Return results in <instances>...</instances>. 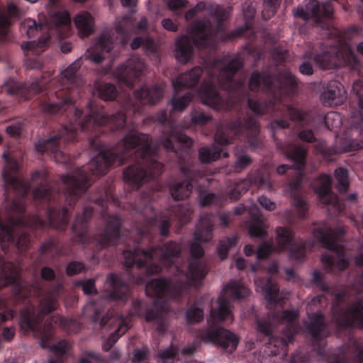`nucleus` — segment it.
Here are the masks:
<instances>
[{
	"instance_id": "7c9ffc66",
	"label": "nucleus",
	"mask_w": 363,
	"mask_h": 363,
	"mask_svg": "<svg viewBox=\"0 0 363 363\" xmlns=\"http://www.w3.org/2000/svg\"><path fill=\"white\" fill-rule=\"evenodd\" d=\"M249 235L255 239L262 241L257 250L258 259L268 257L274 249L272 236H269L265 228H247Z\"/></svg>"
},
{
	"instance_id": "cd10ccee",
	"label": "nucleus",
	"mask_w": 363,
	"mask_h": 363,
	"mask_svg": "<svg viewBox=\"0 0 363 363\" xmlns=\"http://www.w3.org/2000/svg\"><path fill=\"white\" fill-rule=\"evenodd\" d=\"M352 91L358 98L359 113L352 116L351 135H357L363 131V82L357 80L353 83Z\"/></svg>"
},
{
	"instance_id": "5701e85b",
	"label": "nucleus",
	"mask_w": 363,
	"mask_h": 363,
	"mask_svg": "<svg viewBox=\"0 0 363 363\" xmlns=\"http://www.w3.org/2000/svg\"><path fill=\"white\" fill-rule=\"evenodd\" d=\"M318 182L316 193L320 203L325 206L332 208L335 213H340L344 209V205L339 201L337 196L331 191V177L329 175L323 174L320 176Z\"/></svg>"
},
{
	"instance_id": "f3484780",
	"label": "nucleus",
	"mask_w": 363,
	"mask_h": 363,
	"mask_svg": "<svg viewBox=\"0 0 363 363\" xmlns=\"http://www.w3.org/2000/svg\"><path fill=\"white\" fill-rule=\"evenodd\" d=\"M317 353L321 357L327 356L328 363H347L350 359L362 362H363V342L351 339L348 344L337 348L332 352H328L324 348L318 347Z\"/></svg>"
},
{
	"instance_id": "a19ab883",
	"label": "nucleus",
	"mask_w": 363,
	"mask_h": 363,
	"mask_svg": "<svg viewBox=\"0 0 363 363\" xmlns=\"http://www.w3.org/2000/svg\"><path fill=\"white\" fill-rule=\"evenodd\" d=\"M115 320L116 321L117 329L104 342L102 349L104 351L110 350L120 337H121L129 328L128 318L121 317Z\"/></svg>"
},
{
	"instance_id": "e2e57ef3",
	"label": "nucleus",
	"mask_w": 363,
	"mask_h": 363,
	"mask_svg": "<svg viewBox=\"0 0 363 363\" xmlns=\"http://www.w3.org/2000/svg\"><path fill=\"white\" fill-rule=\"evenodd\" d=\"M252 160L248 155L240 154L237 155L234 163V169L236 172H240L252 164Z\"/></svg>"
},
{
	"instance_id": "a18cd8bd",
	"label": "nucleus",
	"mask_w": 363,
	"mask_h": 363,
	"mask_svg": "<svg viewBox=\"0 0 363 363\" xmlns=\"http://www.w3.org/2000/svg\"><path fill=\"white\" fill-rule=\"evenodd\" d=\"M49 38V35H46L39 38L38 42L31 41L24 43L22 44L21 48L23 50H26L28 52H30L32 55H39L45 50Z\"/></svg>"
},
{
	"instance_id": "1a4fd4ad",
	"label": "nucleus",
	"mask_w": 363,
	"mask_h": 363,
	"mask_svg": "<svg viewBox=\"0 0 363 363\" xmlns=\"http://www.w3.org/2000/svg\"><path fill=\"white\" fill-rule=\"evenodd\" d=\"M208 9L213 18V23L209 18H203L191 25L192 41L198 48L211 46L218 40L219 32L223 28V22L228 18L232 7L224 8L219 5H211Z\"/></svg>"
},
{
	"instance_id": "052dcab7",
	"label": "nucleus",
	"mask_w": 363,
	"mask_h": 363,
	"mask_svg": "<svg viewBox=\"0 0 363 363\" xmlns=\"http://www.w3.org/2000/svg\"><path fill=\"white\" fill-rule=\"evenodd\" d=\"M252 224L250 227H266V218L260 213L257 206L254 205L250 210Z\"/></svg>"
},
{
	"instance_id": "39448f33",
	"label": "nucleus",
	"mask_w": 363,
	"mask_h": 363,
	"mask_svg": "<svg viewBox=\"0 0 363 363\" xmlns=\"http://www.w3.org/2000/svg\"><path fill=\"white\" fill-rule=\"evenodd\" d=\"M355 262L358 266L357 274L350 284V290L346 289L335 293L333 289L326 284L323 276L319 272L313 273V283L321 291L334 294L331 308L333 320L340 328H363V297L348 303L349 296L353 293L351 291L354 293L363 291V253L356 257Z\"/></svg>"
},
{
	"instance_id": "9b49d317",
	"label": "nucleus",
	"mask_w": 363,
	"mask_h": 363,
	"mask_svg": "<svg viewBox=\"0 0 363 363\" xmlns=\"http://www.w3.org/2000/svg\"><path fill=\"white\" fill-rule=\"evenodd\" d=\"M313 233L322 246L328 250L322 257L323 263L330 269L335 266L340 271L345 269L349 262L344 257V248L340 244L344 228H314Z\"/></svg>"
},
{
	"instance_id": "b1692460",
	"label": "nucleus",
	"mask_w": 363,
	"mask_h": 363,
	"mask_svg": "<svg viewBox=\"0 0 363 363\" xmlns=\"http://www.w3.org/2000/svg\"><path fill=\"white\" fill-rule=\"evenodd\" d=\"M30 241V235L22 228H0V245L4 250L10 245L25 250Z\"/></svg>"
},
{
	"instance_id": "4be33fe9",
	"label": "nucleus",
	"mask_w": 363,
	"mask_h": 363,
	"mask_svg": "<svg viewBox=\"0 0 363 363\" xmlns=\"http://www.w3.org/2000/svg\"><path fill=\"white\" fill-rule=\"evenodd\" d=\"M145 69V64L143 60L134 56L128 59L125 65L117 68L116 77L118 82L130 87L143 74Z\"/></svg>"
},
{
	"instance_id": "49530a36",
	"label": "nucleus",
	"mask_w": 363,
	"mask_h": 363,
	"mask_svg": "<svg viewBox=\"0 0 363 363\" xmlns=\"http://www.w3.org/2000/svg\"><path fill=\"white\" fill-rule=\"evenodd\" d=\"M130 46L132 49L142 47L147 52L157 55V45L151 38L137 37L133 40Z\"/></svg>"
},
{
	"instance_id": "f03ea898",
	"label": "nucleus",
	"mask_w": 363,
	"mask_h": 363,
	"mask_svg": "<svg viewBox=\"0 0 363 363\" xmlns=\"http://www.w3.org/2000/svg\"><path fill=\"white\" fill-rule=\"evenodd\" d=\"M132 155L135 158V163L123 171L124 179L130 184L138 187L161 173L163 166L156 160L155 150L151 146L149 136L131 130L113 149L100 150L86 167L78 168L62 176V179L66 186L67 203L69 206L75 203L79 196L90 186L91 179L87 169L91 175H102L113 162H118L121 164Z\"/></svg>"
},
{
	"instance_id": "bb28decb",
	"label": "nucleus",
	"mask_w": 363,
	"mask_h": 363,
	"mask_svg": "<svg viewBox=\"0 0 363 363\" xmlns=\"http://www.w3.org/2000/svg\"><path fill=\"white\" fill-rule=\"evenodd\" d=\"M175 143L184 145L186 147H189L192 143L191 139L185 134L177 131L176 128L172 123H169L168 130H164L160 140V145H162L167 151L177 153Z\"/></svg>"
},
{
	"instance_id": "e433bc0d",
	"label": "nucleus",
	"mask_w": 363,
	"mask_h": 363,
	"mask_svg": "<svg viewBox=\"0 0 363 363\" xmlns=\"http://www.w3.org/2000/svg\"><path fill=\"white\" fill-rule=\"evenodd\" d=\"M18 273L14 264L0 257V289L11 284H17Z\"/></svg>"
},
{
	"instance_id": "f8f14e48",
	"label": "nucleus",
	"mask_w": 363,
	"mask_h": 363,
	"mask_svg": "<svg viewBox=\"0 0 363 363\" xmlns=\"http://www.w3.org/2000/svg\"><path fill=\"white\" fill-rule=\"evenodd\" d=\"M113 48V41L110 36L102 34L94 43L87 49L86 52L80 58L73 62L67 69L62 72L60 79L64 85L69 84L73 86H79L83 84V79L79 73L82 65V59L89 60L94 63H100L104 59V53L109 52Z\"/></svg>"
},
{
	"instance_id": "c756f323",
	"label": "nucleus",
	"mask_w": 363,
	"mask_h": 363,
	"mask_svg": "<svg viewBox=\"0 0 363 363\" xmlns=\"http://www.w3.org/2000/svg\"><path fill=\"white\" fill-rule=\"evenodd\" d=\"M309 323L306 325L308 333L315 340H321L328 335L323 315L320 312L308 314Z\"/></svg>"
},
{
	"instance_id": "680f3d73",
	"label": "nucleus",
	"mask_w": 363,
	"mask_h": 363,
	"mask_svg": "<svg viewBox=\"0 0 363 363\" xmlns=\"http://www.w3.org/2000/svg\"><path fill=\"white\" fill-rule=\"evenodd\" d=\"M324 123L328 129L337 128L342 124L341 116L337 112H328L324 117Z\"/></svg>"
},
{
	"instance_id": "c03bdc74",
	"label": "nucleus",
	"mask_w": 363,
	"mask_h": 363,
	"mask_svg": "<svg viewBox=\"0 0 363 363\" xmlns=\"http://www.w3.org/2000/svg\"><path fill=\"white\" fill-rule=\"evenodd\" d=\"M192 185L189 182H176L170 187V193L174 200L187 198L191 192Z\"/></svg>"
},
{
	"instance_id": "473e14b6",
	"label": "nucleus",
	"mask_w": 363,
	"mask_h": 363,
	"mask_svg": "<svg viewBox=\"0 0 363 363\" xmlns=\"http://www.w3.org/2000/svg\"><path fill=\"white\" fill-rule=\"evenodd\" d=\"M194 55V48L191 39L187 35H181L175 40L174 57L183 64L189 62Z\"/></svg>"
},
{
	"instance_id": "6e6d98bb",
	"label": "nucleus",
	"mask_w": 363,
	"mask_h": 363,
	"mask_svg": "<svg viewBox=\"0 0 363 363\" xmlns=\"http://www.w3.org/2000/svg\"><path fill=\"white\" fill-rule=\"evenodd\" d=\"M281 0H264V9L262 15L264 19H269L274 14L276 9L279 6Z\"/></svg>"
},
{
	"instance_id": "8fccbe9b",
	"label": "nucleus",
	"mask_w": 363,
	"mask_h": 363,
	"mask_svg": "<svg viewBox=\"0 0 363 363\" xmlns=\"http://www.w3.org/2000/svg\"><path fill=\"white\" fill-rule=\"evenodd\" d=\"M67 208H63L62 212L60 213L55 208H50L48 211V220L52 227L55 225H66L67 224Z\"/></svg>"
},
{
	"instance_id": "864d4df0",
	"label": "nucleus",
	"mask_w": 363,
	"mask_h": 363,
	"mask_svg": "<svg viewBox=\"0 0 363 363\" xmlns=\"http://www.w3.org/2000/svg\"><path fill=\"white\" fill-rule=\"evenodd\" d=\"M335 179L337 181V189L340 192H345L349 188L347 172L343 168L335 171Z\"/></svg>"
},
{
	"instance_id": "aec40b11",
	"label": "nucleus",
	"mask_w": 363,
	"mask_h": 363,
	"mask_svg": "<svg viewBox=\"0 0 363 363\" xmlns=\"http://www.w3.org/2000/svg\"><path fill=\"white\" fill-rule=\"evenodd\" d=\"M199 337L203 342L213 343L228 350L230 352L234 351L238 344L236 335L223 328L203 330L199 333Z\"/></svg>"
},
{
	"instance_id": "f704fd0d",
	"label": "nucleus",
	"mask_w": 363,
	"mask_h": 363,
	"mask_svg": "<svg viewBox=\"0 0 363 363\" xmlns=\"http://www.w3.org/2000/svg\"><path fill=\"white\" fill-rule=\"evenodd\" d=\"M202 74L203 69L201 67H194L189 71L179 74L172 82V85L175 90H179L183 87H194L199 84Z\"/></svg>"
},
{
	"instance_id": "13d9d810",
	"label": "nucleus",
	"mask_w": 363,
	"mask_h": 363,
	"mask_svg": "<svg viewBox=\"0 0 363 363\" xmlns=\"http://www.w3.org/2000/svg\"><path fill=\"white\" fill-rule=\"evenodd\" d=\"M237 238L233 237L232 238H226L220 240L218 247V253L221 259H225L227 257L229 249L236 244Z\"/></svg>"
},
{
	"instance_id": "dca6fc26",
	"label": "nucleus",
	"mask_w": 363,
	"mask_h": 363,
	"mask_svg": "<svg viewBox=\"0 0 363 363\" xmlns=\"http://www.w3.org/2000/svg\"><path fill=\"white\" fill-rule=\"evenodd\" d=\"M105 291L97 301H91L86 306V309L94 312L93 321L99 320V315L101 313V306L110 301H125L129 294L128 285L118 276L109 274L104 285Z\"/></svg>"
},
{
	"instance_id": "603ef678",
	"label": "nucleus",
	"mask_w": 363,
	"mask_h": 363,
	"mask_svg": "<svg viewBox=\"0 0 363 363\" xmlns=\"http://www.w3.org/2000/svg\"><path fill=\"white\" fill-rule=\"evenodd\" d=\"M186 318L189 323H199L203 318V311L197 303H194L186 311Z\"/></svg>"
},
{
	"instance_id": "f257e3e1",
	"label": "nucleus",
	"mask_w": 363,
	"mask_h": 363,
	"mask_svg": "<svg viewBox=\"0 0 363 363\" xmlns=\"http://www.w3.org/2000/svg\"><path fill=\"white\" fill-rule=\"evenodd\" d=\"M212 228H196L194 233L195 242L191 243V258L186 269H184L177 261L181 252L180 246L174 242H167L163 247H155L150 251L135 248L133 250H125L123 255L124 265L132 268L130 276L140 284L145 281V277L158 273L161 270L155 260H160L164 264L174 268L176 275L182 274L184 282L174 284L165 279H153L145 286L147 296L154 298L151 306L147 307L141 301L134 302L132 313L143 315L145 320L159 333H164L167 325V311L164 302L168 298L180 297L186 287V282L197 286L208 272V264L203 258L204 251L201 242H208L212 239Z\"/></svg>"
},
{
	"instance_id": "09e8293b",
	"label": "nucleus",
	"mask_w": 363,
	"mask_h": 363,
	"mask_svg": "<svg viewBox=\"0 0 363 363\" xmlns=\"http://www.w3.org/2000/svg\"><path fill=\"white\" fill-rule=\"evenodd\" d=\"M97 91L99 97L104 101L114 100L118 94L116 86L109 83L99 85Z\"/></svg>"
},
{
	"instance_id": "de8ad7c7",
	"label": "nucleus",
	"mask_w": 363,
	"mask_h": 363,
	"mask_svg": "<svg viewBox=\"0 0 363 363\" xmlns=\"http://www.w3.org/2000/svg\"><path fill=\"white\" fill-rule=\"evenodd\" d=\"M178 353L179 348L171 344L169 347L158 351L157 363H174Z\"/></svg>"
},
{
	"instance_id": "6ab92c4d",
	"label": "nucleus",
	"mask_w": 363,
	"mask_h": 363,
	"mask_svg": "<svg viewBox=\"0 0 363 363\" xmlns=\"http://www.w3.org/2000/svg\"><path fill=\"white\" fill-rule=\"evenodd\" d=\"M276 242L281 250H289L291 256L296 260H301L306 250L312 246L302 240L297 242L292 234L291 228H277Z\"/></svg>"
},
{
	"instance_id": "2eb2a0df",
	"label": "nucleus",
	"mask_w": 363,
	"mask_h": 363,
	"mask_svg": "<svg viewBox=\"0 0 363 363\" xmlns=\"http://www.w3.org/2000/svg\"><path fill=\"white\" fill-rule=\"evenodd\" d=\"M284 152L295 163L296 179L289 184V189L291 196L294 197V205L297 208L299 216L302 217L308 207L306 201L297 192L301 189L303 182L301 171L305 166L306 151L303 147L291 144L286 147Z\"/></svg>"
},
{
	"instance_id": "774afa93",
	"label": "nucleus",
	"mask_w": 363,
	"mask_h": 363,
	"mask_svg": "<svg viewBox=\"0 0 363 363\" xmlns=\"http://www.w3.org/2000/svg\"><path fill=\"white\" fill-rule=\"evenodd\" d=\"M102 218L106 222V227H121L122 221L121 218L117 215H108L106 213L102 212Z\"/></svg>"
},
{
	"instance_id": "9d476101",
	"label": "nucleus",
	"mask_w": 363,
	"mask_h": 363,
	"mask_svg": "<svg viewBox=\"0 0 363 363\" xmlns=\"http://www.w3.org/2000/svg\"><path fill=\"white\" fill-rule=\"evenodd\" d=\"M336 37L334 45H330L321 53L313 56V60L323 69L347 65L352 69L359 65V60L352 51L347 40L336 29L330 31Z\"/></svg>"
},
{
	"instance_id": "72a5a7b5",
	"label": "nucleus",
	"mask_w": 363,
	"mask_h": 363,
	"mask_svg": "<svg viewBox=\"0 0 363 363\" xmlns=\"http://www.w3.org/2000/svg\"><path fill=\"white\" fill-rule=\"evenodd\" d=\"M345 91L338 82H330L328 89L322 93L320 100L325 106L337 105L345 99Z\"/></svg>"
},
{
	"instance_id": "ddd939ff",
	"label": "nucleus",
	"mask_w": 363,
	"mask_h": 363,
	"mask_svg": "<svg viewBox=\"0 0 363 363\" xmlns=\"http://www.w3.org/2000/svg\"><path fill=\"white\" fill-rule=\"evenodd\" d=\"M297 317L298 312L296 311H271L268 320H257V330L259 333L272 339L273 325L286 323V325L283 331L281 342L285 345H287L294 340V335L299 330L298 325L294 322Z\"/></svg>"
},
{
	"instance_id": "c85d7f7f",
	"label": "nucleus",
	"mask_w": 363,
	"mask_h": 363,
	"mask_svg": "<svg viewBox=\"0 0 363 363\" xmlns=\"http://www.w3.org/2000/svg\"><path fill=\"white\" fill-rule=\"evenodd\" d=\"M255 284L264 291L265 298L268 301L267 307L271 308L274 304L282 303L284 298L281 297L276 282L270 279L257 278Z\"/></svg>"
},
{
	"instance_id": "20e7f679",
	"label": "nucleus",
	"mask_w": 363,
	"mask_h": 363,
	"mask_svg": "<svg viewBox=\"0 0 363 363\" xmlns=\"http://www.w3.org/2000/svg\"><path fill=\"white\" fill-rule=\"evenodd\" d=\"M74 115L77 128L73 125L64 127L57 135L47 140L38 141L35 145L36 150L42 153L50 152L54 154L57 162H64L65 160H61V157H64L60 150L62 143L65 141L74 140L78 129L82 130H89L95 125H108L111 128L121 129L124 127L126 123V116L123 111H119L109 116L99 109L94 101L89 103L86 113L81 109L76 108Z\"/></svg>"
},
{
	"instance_id": "7ed1b4c3",
	"label": "nucleus",
	"mask_w": 363,
	"mask_h": 363,
	"mask_svg": "<svg viewBox=\"0 0 363 363\" xmlns=\"http://www.w3.org/2000/svg\"><path fill=\"white\" fill-rule=\"evenodd\" d=\"M41 278L47 281H55L52 289L41 301L36 311L33 308H25L21 313L20 328L24 333L33 332L40 338V346L48 348L56 356H62L67 350L69 344L61 340L57 344L48 342L52 336V328L50 323L42 324L43 318L57 308V297L63 290L62 280L57 276L55 272L49 267H43L40 270Z\"/></svg>"
},
{
	"instance_id": "4468645a",
	"label": "nucleus",
	"mask_w": 363,
	"mask_h": 363,
	"mask_svg": "<svg viewBox=\"0 0 363 363\" xmlns=\"http://www.w3.org/2000/svg\"><path fill=\"white\" fill-rule=\"evenodd\" d=\"M249 289L240 281L232 280L229 281L223 289L218 298L217 308L211 309L210 315L213 320L216 321H233L232 313V304L229 298L231 295L235 299H242L249 295Z\"/></svg>"
},
{
	"instance_id": "4d7b16f0",
	"label": "nucleus",
	"mask_w": 363,
	"mask_h": 363,
	"mask_svg": "<svg viewBox=\"0 0 363 363\" xmlns=\"http://www.w3.org/2000/svg\"><path fill=\"white\" fill-rule=\"evenodd\" d=\"M40 28V25H38L34 20L26 19L21 25L22 32H25L28 38H32L36 35Z\"/></svg>"
},
{
	"instance_id": "4c0bfd02",
	"label": "nucleus",
	"mask_w": 363,
	"mask_h": 363,
	"mask_svg": "<svg viewBox=\"0 0 363 363\" xmlns=\"http://www.w3.org/2000/svg\"><path fill=\"white\" fill-rule=\"evenodd\" d=\"M121 353L119 350H113L108 356H102L99 353L94 352H85L79 358V363H113L115 361L120 359Z\"/></svg>"
},
{
	"instance_id": "6e6552de",
	"label": "nucleus",
	"mask_w": 363,
	"mask_h": 363,
	"mask_svg": "<svg viewBox=\"0 0 363 363\" xmlns=\"http://www.w3.org/2000/svg\"><path fill=\"white\" fill-rule=\"evenodd\" d=\"M242 128L251 131L252 135L259 133V125L256 119L247 116L244 124L240 120H236L230 123L221 125L218 127L215 134V144L211 148L201 147L199 151V158L202 163H211L221 157H228V153L224 151L223 146L228 145L232 138L233 134L240 133Z\"/></svg>"
},
{
	"instance_id": "0e129e2a",
	"label": "nucleus",
	"mask_w": 363,
	"mask_h": 363,
	"mask_svg": "<svg viewBox=\"0 0 363 363\" xmlns=\"http://www.w3.org/2000/svg\"><path fill=\"white\" fill-rule=\"evenodd\" d=\"M85 269L84 264L78 261L69 262L66 267V274L68 276L76 275Z\"/></svg>"
},
{
	"instance_id": "412c9836",
	"label": "nucleus",
	"mask_w": 363,
	"mask_h": 363,
	"mask_svg": "<svg viewBox=\"0 0 363 363\" xmlns=\"http://www.w3.org/2000/svg\"><path fill=\"white\" fill-rule=\"evenodd\" d=\"M68 89H62L55 91H50L46 98L42 99L40 108L43 113L54 114L59 113L68 106L72 104L74 100L72 93Z\"/></svg>"
},
{
	"instance_id": "2f4dec72",
	"label": "nucleus",
	"mask_w": 363,
	"mask_h": 363,
	"mask_svg": "<svg viewBox=\"0 0 363 363\" xmlns=\"http://www.w3.org/2000/svg\"><path fill=\"white\" fill-rule=\"evenodd\" d=\"M164 95L162 84H155L151 87L143 86L134 92V96L142 104H155L159 102Z\"/></svg>"
},
{
	"instance_id": "338daca9",
	"label": "nucleus",
	"mask_w": 363,
	"mask_h": 363,
	"mask_svg": "<svg viewBox=\"0 0 363 363\" xmlns=\"http://www.w3.org/2000/svg\"><path fill=\"white\" fill-rule=\"evenodd\" d=\"M0 322L4 323L13 317V312L7 308L5 300L0 297Z\"/></svg>"
},
{
	"instance_id": "3c124183",
	"label": "nucleus",
	"mask_w": 363,
	"mask_h": 363,
	"mask_svg": "<svg viewBox=\"0 0 363 363\" xmlns=\"http://www.w3.org/2000/svg\"><path fill=\"white\" fill-rule=\"evenodd\" d=\"M12 211L17 215L16 217L10 218V221L12 225H23L24 223V218L22 217L21 213L24 209V203L22 199H17L12 202L11 206Z\"/></svg>"
},
{
	"instance_id": "0eeeda50",
	"label": "nucleus",
	"mask_w": 363,
	"mask_h": 363,
	"mask_svg": "<svg viewBox=\"0 0 363 363\" xmlns=\"http://www.w3.org/2000/svg\"><path fill=\"white\" fill-rule=\"evenodd\" d=\"M297 81L295 77L288 69H284L277 77H273L265 73L254 72L249 79V89L252 91H257L262 88L269 96V102L264 106L256 100L247 99L250 108L257 115H262L268 111L277 103L281 101V95L293 94L296 90Z\"/></svg>"
},
{
	"instance_id": "69168bd1",
	"label": "nucleus",
	"mask_w": 363,
	"mask_h": 363,
	"mask_svg": "<svg viewBox=\"0 0 363 363\" xmlns=\"http://www.w3.org/2000/svg\"><path fill=\"white\" fill-rule=\"evenodd\" d=\"M255 181L260 189L267 191H272L274 189L273 182L267 174L257 177Z\"/></svg>"
},
{
	"instance_id": "423d86ee",
	"label": "nucleus",
	"mask_w": 363,
	"mask_h": 363,
	"mask_svg": "<svg viewBox=\"0 0 363 363\" xmlns=\"http://www.w3.org/2000/svg\"><path fill=\"white\" fill-rule=\"evenodd\" d=\"M242 67L240 58L230 56L206 62L205 69L207 76L199 90L201 101L215 109L220 108L224 99L216 89V83L223 89L238 91L242 83L236 82L234 77Z\"/></svg>"
},
{
	"instance_id": "a878e982",
	"label": "nucleus",
	"mask_w": 363,
	"mask_h": 363,
	"mask_svg": "<svg viewBox=\"0 0 363 363\" xmlns=\"http://www.w3.org/2000/svg\"><path fill=\"white\" fill-rule=\"evenodd\" d=\"M47 81L45 79H35L28 86L18 82L6 84L1 87V91L10 95L27 98L26 92L38 94L46 89Z\"/></svg>"
},
{
	"instance_id": "ea45409f",
	"label": "nucleus",
	"mask_w": 363,
	"mask_h": 363,
	"mask_svg": "<svg viewBox=\"0 0 363 363\" xmlns=\"http://www.w3.org/2000/svg\"><path fill=\"white\" fill-rule=\"evenodd\" d=\"M74 23L81 38L86 37L94 31V18L87 12H83L76 16Z\"/></svg>"
},
{
	"instance_id": "5fc2aeb1",
	"label": "nucleus",
	"mask_w": 363,
	"mask_h": 363,
	"mask_svg": "<svg viewBox=\"0 0 363 363\" xmlns=\"http://www.w3.org/2000/svg\"><path fill=\"white\" fill-rule=\"evenodd\" d=\"M192 98L193 94L191 92H188L181 97L172 98L170 103L174 110L182 111L188 106Z\"/></svg>"
},
{
	"instance_id": "a211bd4d",
	"label": "nucleus",
	"mask_w": 363,
	"mask_h": 363,
	"mask_svg": "<svg viewBox=\"0 0 363 363\" xmlns=\"http://www.w3.org/2000/svg\"><path fill=\"white\" fill-rule=\"evenodd\" d=\"M294 14L304 21L313 18L316 25H320L323 28V20L333 16V8L330 1L320 5L318 1L312 0L305 6H300L294 10Z\"/></svg>"
},
{
	"instance_id": "bf43d9fd",
	"label": "nucleus",
	"mask_w": 363,
	"mask_h": 363,
	"mask_svg": "<svg viewBox=\"0 0 363 363\" xmlns=\"http://www.w3.org/2000/svg\"><path fill=\"white\" fill-rule=\"evenodd\" d=\"M250 187L248 180H242L238 182L235 186L230 191L229 196L230 199L238 200L242 194L245 193Z\"/></svg>"
},
{
	"instance_id": "c9c22d12",
	"label": "nucleus",
	"mask_w": 363,
	"mask_h": 363,
	"mask_svg": "<svg viewBox=\"0 0 363 363\" xmlns=\"http://www.w3.org/2000/svg\"><path fill=\"white\" fill-rule=\"evenodd\" d=\"M243 16L245 21L244 26L240 27L223 36L225 40H233L241 36L245 31L252 27V20L255 15V8L252 3L242 4Z\"/></svg>"
},
{
	"instance_id": "393cba45",
	"label": "nucleus",
	"mask_w": 363,
	"mask_h": 363,
	"mask_svg": "<svg viewBox=\"0 0 363 363\" xmlns=\"http://www.w3.org/2000/svg\"><path fill=\"white\" fill-rule=\"evenodd\" d=\"M4 156L5 157L6 164L3 169L2 175L5 183L8 186L18 191L21 196L27 194L30 189V186L27 183L20 180L15 175L18 169L16 160L5 155H4Z\"/></svg>"
},
{
	"instance_id": "79ce46f5",
	"label": "nucleus",
	"mask_w": 363,
	"mask_h": 363,
	"mask_svg": "<svg viewBox=\"0 0 363 363\" xmlns=\"http://www.w3.org/2000/svg\"><path fill=\"white\" fill-rule=\"evenodd\" d=\"M287 111L291 120L301 125H308L313 123V116L311 112H304L292 105L287 106Z\"/></svg>"
},
{
	"instance_id": "58836bf2",
	"label": "nucleus",
	"mask_w": 363,
	"mask_h": 363,
	"mask_svg": "<svg viewBox=\"0 0 363 363\" xmlns=\"http://www.w3.org/2000/svg\"><path fill=\"white\" fill-rule=\"evenodd\" d=\"M141 216L147 220V223L154 227H169V219L164 215L157 214L150 204L145 205L142 209L138 210Z\"/></svg>"
},
{
	"instance_id": "37998d69",
	"label": "nucleus",
	"mask_w": 363,
	"mask_h": 363,
	"mask_svg": "<svg viewBox=\"0 0 363 363\" xmlns=\"http://www.w3.org/2000/svg\"><path fill=\"white\" fill-rule=\"evenodd\" d=\"M103 234L99 242L103 247L116 245L121 241V228H101Z\"/></svg>"
}]
</instances>
